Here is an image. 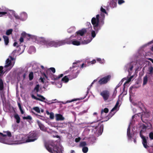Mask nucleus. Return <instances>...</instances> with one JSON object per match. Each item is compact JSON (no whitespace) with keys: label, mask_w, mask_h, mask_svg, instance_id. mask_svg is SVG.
<instances>
[{"label":"nucleus","mask_w":153,"mask_h":153,"mask_svg":"<svg viewBox=\"0 0 153 153\" xmlns=\"http://www.w3.org/2000/svg\"><path fill=\"white\" fill-rule=\"evenodd\" d=\"M39 41L41 44L45 45L47 47H57L65 45V43H69L68 39L54 41L51 40H46L43 37L40 38Z\"/></svg>","instance_id":"obj_1"},{"label":"nucleus","mask_w":153,"mask_h":153,"mask_svg":"<svg viewBox=\"0 0 153 153\" xmlns=\"http://www.w3.org/2000/svg\"><path fill=\"white\" fill-rule=\"evenodd\" d=\"M44 145L47 150L51 153H62L61 148L55 146L52 141L45 142Z\"/></svg>","instance_id":"obj_2"},{"label":"nucleus","mask_w":153,"mask_h":153,"mask_svg":"<svg viewBox=\"0 0 153 153\" xmlns=\"http://www.w3.org/2000/svg\"><path fill=\"white\" fill-rule=\"evenodd\" d=\"M38 134L34 131H31L29 133L26 137V143L33 142L38 138Z\"/></svg>","instance_id":"obj_3"},{"label":"nucleus","mask_w":153,"mask_h":153,"mask_svg":"<svg viewBox=\"0 0 153 153\" xmlns=\"http://www.w3.org/2000/svg\"><path fill=\"white\" fill-rule=\"evenodd\" d=\"M15 139V141L17 142L19 144L26 143V137L24 135H17L16 136Z\"/></svg>","instance_id":"obj_4"},{"label":"nucleus","mask_w":153,"mask_h":153,"mask_svg":"<svg viewBox=\"0 0 153 153\" xmlns=\"http://www.w3.org/2000/svg\"><path fill=\"white\" fill-rule=\"evenodd\" d=\"M111 76L108 75L101 78L98 81L99 84L100 85L105 84L108 83L111 79Z\"/></svg>","instance_id":"obj_5"},{"label":"nucleus","mask_w":153,"mask_h":153,"mask_svg":"<svg viewBox=\"0 0 153 153\" xmlns=\"http://www.w3.org/2000/svg\"><path fill=\"white\" fill-rule=\"evenodd\" d=\"M91 23L93 25L94 29L96 32L98 30V27L99 25V20H98L95 17H93L91 19Z\"/></svg>","instance_id":"obj_6"},{"label":"nucleus","mask_w":153,"mask_h":153,"mask_svg":"<svg viewBox=\"0 0 153 153\" xmlns=\"http://www.w3.org/2000/svg\"><path fill=\"white\" fill-rule=\"evenodd\" d=\"M3 67L2 66H0V90L2 91L4 89L3 82L2 80L1 79L4 72L3 71Z\"/></svg>","instance_id":"obj_7"},{"label":"nucleus","mask_w":153,"mask_h":153,"mask_svg":"<svg viewBox=\"0 0 153 153\" xmlns=\"http://www.w3.org/2000/svg\"><path fill=\"white\" fill-rule=\"evenodd\" d=\"M100 95L102 97L104 100L105 101L108 99L110 93L108 90H104L101 92Z\"/></svg>","instance_id":"obj_8"},{"label":"nucleus","mask_w":153,"mask_h":153,"mask_svg":"<svg viewBox=\"0 0 153 153\" xmlns=\"http://www.w3.org/2000/svg\"><path fill=\"white\" fill-rule=\"evenodd\" d=\"M68 39V41H69V43H65V44H72L73 45H79L80 44V42L79 41L77 40H73V41H71L70 40V38L69 39Z\"/></svg>","instance_id":"obj_9"},{"label":"nucleus","mask_w":153,"mask_h":153,"mask_svg":"<svg viewBox=\"0 0 153 153\" xmlns=\"http://www.w3.org/2000/svg\"><path fill=\"white\" fill-rule=\"evenodd\" d=\"M28 36L29 38L28 39H30L32 36L29 34L26 33L25 32H23L21 34V36L19 39L20 42L21 43L22 42L24 41V37Z\"/></svg>","instance_id":"obj_10"},{"label":"nucleus","mask_w":153,"mask_h":153,"mask_svg":"<svg viewBox=\"0 0 153 153\" xmlns=\"http://www.w3.org/2000/svg\"><path fill=\"white\" fill-rule=\"evenodd\" d=\"M87 30L86 29L83 28L81 30H79L76 32L77 35H79L81 36H83L86 32Z\"/></svg>","instance_id":"obj_11"},{"label":"nucleus","mask_w":153,"mask_h":153,"mask_svg":"<svg viewBox=\"0 0 153 153\" xmlns=\"http://www.w3.org/2000/svg\"><path fill=\"white\" fill-rule=\"evenodd\" d=\"M142 140V143L144 147L145 148H147L148 146L147 144V141L146 138L145 137H142L141 138Z\"/></svg>","instance_id":"obj_12"},{"label":"nucleus","mask_w":153,"mask_h":153,"mask_svg":"<svg viewBox=\"0 0 153 153\" xmlns=\"http://www.w3.org/2000/svg\"><path fill=\"white\" fill-rule=\"evenodd\" d=\"M31 97L32 98H33L34 99H35L36 100H39L41 101L44 102H45L47 103L48 105H49L50 104H52L54 102H47L46 101H43L41 99H40V98H38L36 97L34 95H33V94H32L31 95Z\"/></svg>","instance_id":"obj_13"},{"label":"nucleus","mask_w":153,"mask_h":153,"mask_svg":"<svg viewBox=\"0 0 153 153\" xmlns=\"http://www.w3.org/2000/svg\"><path fill=\"white\" fill-rule=\"evenodd\" d=\"M79 73V71H77L75 73L71 75H68V76L70 79H72L76 78L78 76Z\"/></svg>","instance_id":"obj_14"},{"label":"nucleus","mask_w":153,"mask_h":153,"mask_svg":"<svg viewBox=\"0 0 153 153\" xmlns=\"http://www.w3.org/2000/svg\"><path fill=\"white\" fill-rule=\"evenodd\" d=\"M27 14L25 12H23L21 14L20 18V20L24 21L27 18Z\"/></svg>","instance_id":"obj_15"},{"label":"nucleus","mask_w":153,"mask_h":153,"mask_svg":"<svg viewBox=\"0 0 153 153\" xmlns=\"http://www.w3.org/2000/svg\"><path fill=\"white\" fill-rule=\"evenodd\" d=\"M56 119L57 121L63 120L65 118L62 115L59 114H56Z\"/></svg>","instance_id":"obj_16"},{"label":"nucleus","mask_w":153,"mask_h":153,"mask_svg":"<svg viewBox=\"0 0 153 153\" xmlns=\"http://www.w3.org/2000/svg\"><path fill=\"white\" fill-rule=\"evenodd\" d=\"M37 123L40 129L42 131H44L45 130V128L44 126L41 123V122L38 120L37 121Z\"/></svg>","instance_id":"obj_17"},{"label":"nucleus","mask_w":153,"mask_h":153,"mask_svg":"<svg viewBox=\"0 0 153 153\" xmlns=\"http://www.w3.org/2000/svg\"><path fill=\"white\" fill-rule=\"evenodd\" d=\"M131 128L130 125L129 126L127 129V136L129 139H130L132 137V134L130 133Z\"/></svg>","instance_id":"obj_18"},{"label":"nucleus","mask_w":153,"mask_h":153,"mask_svg":"<svg viewBox=\"0 0 153 153\" xmlns=\"http://www.w3.org/2000/svg\"><path fill=\"white\" fill-rule=\"evenodd\" d=\"M14 117L15 119L16 120V122L17 123H19L20 122V118L19 115L17 114H15L14 115Z\"/></svg>","instance_id":"obj_19"},{"label":"nucleus","mask_w":153,"mask_h":153,"mask_svg":"<svg viewBox=\"0 0 153 153\" xmlns=\"http://www.w3.org/2000/svg\"><path fill=\"white\" fill-rule=\"evenodd\" d=\"M69 79L68 75V76H65L62 78L61 81L67 83L68 82Z\"/></svg>","instance_id":"obj_20"},{"label":"nucleus","mask_w":153,"mask_h":153,"mask_svg":"<svg viewBox=\"0 0 153 153\" xmlns=\"http://www.w3.org/2000/svg\"><path fill=\"white\" fill-rule=\"evenodd\" d=\"M117 3L114 1H111L110 4V6L111 8H114L117 6Z\"/></svg>","instance_id":"obj_21"},{"label":"nucleus","mask_w":153,"mask_h":153,"mask_svg":"<svg viewBox=\"0 0 153 153\" xmlns=\"http://www.w3.org/2000/svg\"><path fill=\"white\" fill-rule=\"evenodd\" d=\"M9 58H9L7 59L6 61V65L4 66V67L5 68L11 65V61L12 60H11V59H10Z\"/></svg>","instance_id":"obj_22"},{"label":"nucleus","mask_w":153,"mask_h":153,"mask_svg":"<svg viewBox=\"0 0 153 153\" xmlns=\"http://www.w3.org/2000/svg\"><path fill=\"white\" fill-rule=\"evenodd\" d=\"M3 38L4 39L5 45H8L9 42L8 37L7 36H3Z\"/></svg>","instance_id":"obj_23"},{"label":"nucleus","mask_w":153,"mask_h":153,"mask_svg":"<svg viewBox=\"0 0 153 153\" xmlns=\"http://www.w3.org/2000/svg\"><path fill=\"white\" fill-rule=\"evenodd\" d=\"M16 50H14L11 53V56H9V58H10L11 60L12 61L14 60V58L13 57L15 56V53H16Z\"/></svg>","instance_id":"obj_24"},{"label":"nucleus","mask_w":153,"mask_h":153,"mask_svg":"<svg viewBox=\"0 0 153 153\" xmlns=\"http://www.w3.org/2000/svg\"><path fill=\"white\" fill-rule=\"evenodd\" d=\"M148 79L147 75L145 76L143 78V85H144L147 84L148 82Z\"/></svg>","instance_id":"obj_25"},{"label":"nucleus","mask_w":153,"mask_h":153,"mask_svg":"<svg viewBox=\"0 0 153 153\" xmlns=\"http://www.w3.org/2000/svg\"><path fill=\"white\" fill-rule=\"evenodd\" d=\"M103 129V124L100 125V126L98 130V133L100 134L102 133Z\"/></svg>","instance_id":"obj_26"},{"label":"nucleus","mask_w":153,"mask_h":153,"mask_svg":"<svg viewBox=\"0 0 153 153\" xmlns=\"http://www.w3.org/2000/svg\"><path fill=\"white\" fill-rule=\"evenodd\" d=\"M63 76V74H61L58 76H57L56 75L53 74V76L54 77L55 81L57 80L60 78L62 77Z\"/></svg>","instance_id":"obj_27"},{"label":"nucleus","mask_w":153,"mask_h":153,"mask_svg":"<svg viewBox=\"0 0 153 153\" xmlns=\"http://www.w3.org/2000/svg\"><path fill=\"white\" fill-rule=\"evenodd\" d=\"M49 71H51L53 73H55L56 70L54 68L51 67L49 68L48 70L47 71V73H48Z\"/></svg>","instance_id":"obj_28"},{"label":"nucleus","mask_w":153,"mask_h":153,"mask_svg":"<svg viewBox=\"0 0 153 153\" xmlns=\"http://www.w3.org/2000/svg\"><path fill=\"white\" fill-rule=\"evenodd\" d=\"M18 105L19 109V110L21 111V113L22 114H23L24 113V111L22 108L21 104L19 102H18Z\"/></svg>","instance_id":"obj_29"},{"label":"nucleus","mask_w":153,"mask_h":153,"mask_svg":"<svg viewBox=\"0 0 153 153\" xmlns=\"http://www.w3.org/2000/svg\"><path fill=\"white\" fill-rule=\"evenodd\" d=\"M120 86V85H119V84H118L116 86L115 88V90L114 92V93H113V96H114L115 97L116 95V94L117 93V89Z\"/></svg>","instance_id":"obj_30"},{"label":"nucleus","mask_w":153,"mask_h":153,"mask_svg":"<svg viewBox=\"0 0 153 153\" xmlns=\"http://www.w3.org/2000/svg\"><path fill=\"white\" fill-rule=\"evenodd\" d=\"M29 79L30 80H32L33 78V72H31L29 75Z\"/></svg>","instance_id":"obj_31"},{"label":"nucleus","mask_w":153,"mask_h":153,"mask_svg":"<svg viewBox=\"0 0 153 153\" xmlns=\"http://www.w3.org/2000/svg\"><path fill=\"white\" fill-rule=\"evenodd\" d=\"M84 99V98H81L80 99V98H77V99H73L72 100H68L67 101V102L68 103V102H73V101H76V100H83Z\"/></svg>","instance_id":"obj_32"},{"label":"nucleus","mask_w":153,"mask_h":153,"mask_svg":"<svg viewBox=\"0 0 153 153\" xmlns=\"http://www.w3.org/2000/svg\"><path fill=\"white\" fill-rule=\"evenodd\" d=\"M12 31L13 30L11 29L8 30L6 32V34L7 35H9L12 33Z\"/></svg>","instance_id":"obj_33"},{"label":"nucleus","mask_w":153,"mask_h":153,"mask_svg":"<svg viewBox=\"0 0 153 153\" xmlns=\"http://www.w3.org/2000/svg\"><path fill=\"white\" fill-rule=\"evenodd\" d=\"M88 151V148L87 147H84L82 149V151L84 153H87Z\"/></svg>","instance_id":"obj_34"},{"label":"nucleus","mask_w":153,"mask_h":153,"mask_svg":"<svg viewBox=\"0 0 153 153\" xmlns=\"http://www.w3.org/2000/svg\"><path fill=\"white\" fill-rule=\"evenodd\" d=\"M33 109L38 113H40V110L39 108L38 107H34L33 108Z\"/></svg>","instance_id":"obj_35"},{"label":"nucleus","mask_w":153,"mask_h":153,"mask_svg":"<svg viewBox=\"0 0 153 153\" xmlns=\"http://www.w3.org/2000/svg\"><path fill=\"white\" fill-rule=\"evenodd\" d=\"M108 111V109L107 108H105L103 110H102L101 112V114L102 115V114L104 112L105 113H107Z\"/></svg>","instance_id":"obj_36"},{"label":"nucleus","mask_w":153,"mask_h":153,"mask_svg":"<svg viewBox=\"0 0 153 153\" xmlns=\"http://www.w3.org/2000/svg\"><path fill=\"white\" fill-rule=\"evenodd\" d=\"M23 119L24 120H32V117L30 115L27 116V117H23Z\"/></svg>","instance_id":"obj_37"},{"label":"nucleus","mask_w":153,"mask_h":153,"mask_svg":"<svg viewBox=\"0 0 153 153\" xmlns=\"http://www.w3.org/2000/svg\"><path fill=\"white\" fill-rule=\"evenodd\" d=\"M86 145V143L85 142H80L79 146L81 147H85V146Z\"/></svg>","instance_id":"obj_38"},{"label":"nucleus","mask_w":153,"mask_h":153,"mask_svg":"<svg viewBox=\"0 0 153 153\" xmlns=\"http://www.w3.org/2000/svg\"><path fill=\"white\" fill-rule=\"evenodd\" d=\"M39 84H37L36 85L35 87L34 90H36V92H38L39 91Z\"/></svg>","instance_id":"obj_39"},{"label":"nucleus","mask_w":153,"mask_h":153,"mask_svg":"<svg viewBox=\"0 0 153 153\" xmlns=\"http://www.w3.org/2000/svg\"><path fill=\"white\" fill-rule=\"evenodd\" d=\"M149 74H151L153 71V67L152 66H150L149 68Z\"/></svg>","instance_id":"obj_40"},{"label":"nucleus","mask_w":153,"mask_h":153,"mask_svg":"<svg viewBox=\"0 0 153 153\" xmlns=\"http://www.w3.org/2000/svg\"><path fill=\"white\" fill-rule=\"evenodd\" d=\"M119 104V101H117V102L114 107L112 109V110L111 111H113L115 109H116L117 108V106Z\"/></svg>","instance_id":"obj_41"},{"label":"nucleus","mask_w":153,"mask_h":153,"mask_svg":"<svg viewBox=\"0 0 153 153\" xmlns=\"http://www.w3.org/2000/svg\"><path fill=\"white\" fill-rule=\"evenodd\" d=\"M96 62V61L95 59H93L91 62H88V65H89L90 64V63H91V64H94Z\"/></svg>","instance_id":"obj_42"},{"label":"nucleus","mask_w":153,"mask_h":153,"mask_svg":"<svg viewBox=\"0 0 153 153\" xmlns=\"http://www.w3.org/2000/svg\"><path fill=\"white\" fill-rule=\"evenodd\" d=\"M6 134H5V136H7L9 137H11V132L9 131H7L6 132Z\"/></svg>","instance_id":"obj_43"},{"label":"nucleus","mask_w":153,"mask_h":153,"mask_svg":"<svg viewBox=\"0 0 153 153\" xmlns=\"http://www.w3.org/2000/svg\"><path fill=\"white\" fill-rule=\"evenodd\" d=\"M37 96L38 97L41 98L40 99H41L43 101H44V100H45V97H44L43 96H42L41 95L37 94Z\"/></svg>","instance_id":"obj_44"},{"label":"nucleus","mask_w":153,"mask_h":153,"mask_svg":"<svg viewBox=\"0 0 153 153\" xmlns=\"http://www.w3.org/2000/svg\"><path fill=\"white\" fill-rule=\"evenodd\" d=\"M50 118L51 119H53L54 118V114L53 113L51 112L50 114Z\"/></svg>","instance_id":"obj_45"},{"label":"nucleus","mask_w":153,"mask_h":153,"mask_svg":"<svg viewBox=\"0 0 153 153\" xmlns=\"http://www.w3.org/2000/svg\"><path fill=\"white\" fill-rule=\"evenodd\" d=\"M91 36L93 38H94L95 37L96 34L95 31H92L91 33Z\"/></svg>","instance_id":"obj_46"},{"label":"nucleus","mask_w":153,"mask_h":153,"mask_svg":"<svg viewBox=\"0 0 153 153\" xmlns=\"http://www.w3.org/2000/svg\"><path fill=\"white\" fill-rule=\"evenodd\" d=\"M149 136L151 140H153V133L152 132H151L149 133Z\"/></svg>","instance_id":"obj_47"},{"label":"nucleus","mask_w":153,"mask_h":153,"mask_svg":"<svg viewBox=\"0 0 153 153\" xmlns=\"http://www.w3.org/2000/svg\"><path fill=\"white\" fill-rule=\"evenodd\" d=\"M125 1L123 0H118V4H121L124 3Z\"/></svg>","instance_id":"obj_48"},{"label":"nucleus","mask_w":153,"mask_h":153,"mask_svg":"<svg viewBox=\"0 0 153 153\" xmlns=\"http://www.w3.org/2000/svg\"><path fill=\"white\" fill-rule=\"evenodd\" d=\"M81 140V138L80 137H78V138H76L75 139V141L76 143H78L79 142L80 140Z\"/></svg>","instance_id":"obj_49"},{"label":"nucleus","mask_w":153,"mask_h":153,"mask_svg":"<svg viewBox=\"0 0 153 153\" xmlns=\"http://www.w3.org/2000/svg\"><path fill=\"white\" fill-rule=\"evenodd\" d=\"M100 124V123H98V124H97V126H92L93 127H94V128L95 129H97V128L98 127H99V126Z\"/></svg>","instance_id":"obj_50"},{"label":"nucleus","mask_w":153,"mask_h":153,"mask_svg":"<svg viewBox=\"0 0 153 153\" xmlns=\"http://www.w3.org/2000/svg\"><path fill=\"white\" fill-rule=\"evenodd\" d=\"M143 131V130H141L140 131V135L141 138H142V137H144V136L142 134V132Z\"/></svg>","instance_id":"obj_51"},{"label":"nucleus","mask_w":153,"mask_h":153,"mask_svg":"<svg viewBox=\"0 0 153 153\" xmlns=\"http://www.w3.org/2000/svg\"><path fill=\"white\" fill-rule=\"evenodd\" d=\"M13 45L14 46H16L17 48H18L19 46V45L16 42H15L13 43Z\"/></svg>","instance_id":"obj_52"},{"label":"nucleus","mask_w":153,"mask_h":153,"mask_svg":"<svg viewBox=\"0 0 153 153\" xmlns=\"http://www.w3.org/2000/svg\"><path fill=\"white\" fill-rule=\"evenodd\" d=\"M51 77L52 80H55V79L54 77L53 76V74H51Z\"/></svg>","instance_id":"obj_53"},{"label":"nucleus","mask_w":153,"mask_h":153,"mask_svg":"<svg viewBox=\"0 0 153 153\" xmlns=\"http://www.w3.org/2000/svg\"><path fill=\"white\" fill-rule=\"evenodd\" d=\"M14 16L16 18V19H19L20 20V16H19L18 15H14Z\"/></svg>","instance_id":"obj_54"},{"label":"nucleus","mask_w":153,"mask_h":153,"mask_svg":"<svg viewBox=\"0 0 153 153\" xmlns=\"http://www.w3.org/2000/svg\"><path fill=\"white\" fill-rule=\"evenodd\" d=\"M113 114H112L111 112H110L108 115V118L109 119L111 117H112L113 116Z\"/></svg>","instance_id":"obj_55"},{"label":"nucleus","mask_w":153,"mask_h":153,"mask_svg":"<svg viewBox=\"0 0 153 153\" xmlns=\"http://www.w3.org/2000/svg\"><path fill=\"white\" fill-rule=\"evenodd\" d=\"M41 81V82L43 83H44V78H42V77H41L40 79H39Z\"/></svg>","instance_id":"obj_56"},{"label":"nucleus","mask_w":153,"mask_h":153,"mask_svg":"<svg viewBox=\"0 0 153 153\" xmlns=\"http://www.w3.org/2000/svg\"><path fill=\"white\" fill-rule=\"evenodd\" d=\"M97 61L99 62L100 63H101L102 62V59L100 58H97Z\"/></svg>","instance_id":"obj_57"},{"label":"nucleus","mask_w":153,"mask_h":153,"mask_svg":"<svg viewBox=\"0 0 153 153\" xmlns=\"http://www.w3.org/2000/svg\"><path fill=\"white\" fill-rule=\"evenodd\" d=\"M6 13H7L6 12H0V15H4Z\"/></svg>","instance_id":"obj_58"},{"label":"nucleus","mask_w":153,"mask_h":153,"mask_svg":"<svg viewBox=\"0 0 153 153\" xmlns=\"http://www.w3.org/2000/svg\"><path fill=\"white\" fill-rule=\"evenodd\" d=\"M137 88L136 87H134V86H131V87L130 88V90H133V89H134L135 88Z\"/></svg>","instance_id":"obj_59"},{"label":"nucleus","mask_w":153,"mask_h":153,"mask_svg":"<svg viewBox=\"0 0 153 153\" xmlns=\"http://www.w3.org/2000/svg\"><path fill=\"white\" fill-rule=\"evenodd\" d=\"M0 135L3 137H5V135L3 134L2 133L0 132Z\"/></svg>","instance_id":"obj_60"},{"label":"nucleus","mask_w":153,"mask_h":153,"mask_svg":"<svg viewBox=\"0 0 153 153\" xmlns=\"http://www.w3.org/2000/svg\"><path fill=\"white\" fill-rule=\"evenodd\" d=\"M97 79H95L94 80V81L92 82V83H91V86H92V85L94 83V82H96V81H97Z\"/></svg>","instance_id":"obj_61"},{"label":"nucleus","mask_w":153,"mask_h":153,"mask_svg":"<svg viewBox=\"0 0 153 153\" xmlns=\"http://www.w3.org/2000/svg\"><path fill=\"white\" fill-rule=\"evenodd\" d=\"M97 79H95L94 80V81L92 82V83H91V86H92V85L94 83V82H96V81H97Z\"/></svg>","instance_id":"obj_62"},{"label":"nucleus","mask_w":153,"mask_h":153,"mask_svg":"<svg viewBox=\"0 0 153 153\" xmlns=\"http://www.w3.org/2000/svg\"><path fill=\"white\" fill-rule=\"evenodd\" d=\"M101 11L103 13H105L106 14H107V12L106 11V10H101Z\"/></svg>","instance_id":"obj_63"},{"label":"nucleus","mask_w":153,"mask_h":153,"mask_svg":"<svg viewBox=\"0 0 153 153\" xmlns=\"http://www.w3.org/2000/svg\"><path fill=\"white\" fill-rule=\"evenodd\" d=\"M99 15L98 14L96 15V18H96V19H97L98 20H99Z\"/></svg>","instance_id":"obj_64"}]
</instances>
